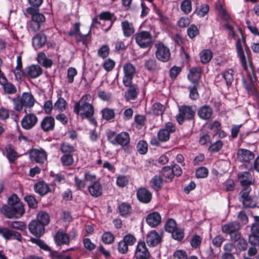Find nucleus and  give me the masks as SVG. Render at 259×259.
Masks as SVG:
<instances>
[{"label":"nucleus","mask_w":259,"mask_h":259,"mask_svg":"<svg viewBox=\"0 0 259 259\" xmlns=\"http://www.w3.org/2000/svg\"><path fill=\"white\" fill-rule=\"evenodd\" d=\"M90 96L85 95L77 102H75L73 111L77 115H79L82 118H90L94 114L93 106L88 102Z\"/></svg>","instance_id":"obj_1"},{"label":"nucleus","mask_w":259,"mask_h":259,"mask_svg":"<svg viewBox=\"0 0 259 259\" xmlns=\"http://www.w3.org/2000/svg\"><path fill=\"white\" fill-rule=\"evenodd\" d=\"M14 104V109L20 111L24 108L26 113L31 112L32 107V95L30 92H24L21 97H18L12 99Z\"/></svg>","instance_id":"obj_2"},{"label":"nucleus","mask_w":259,"mask_h":259,"mask_svg":"<svg viewBox=\"0 0 259 259\" xmlns=\"http://www.w3.org/2000/svg\"><path fill=\"white\" fill-rule=\"evenodd\" d=\"M1 212L8 219H18L24 213V208L22 202H18L14 206H3L1 208Z\"/></svg>","instance_id":"obj_3"},{"label":"nucleus","mask_w":259,"mask_h":259,"mask_svg":"<svg viewBox=\"0 0 259 259\" xmlns=\"http://www.w3.org/2000/svg\"><path fill=\"white\" fill-rule=\"evenodd\" d=\"M50 221V217L46 212H39L37 215V222L33 227V235L39 238L44 234L45 230L44 226L48 225Z\"/></svg>","instance_id":"obj_4"},{"label":"nucleus","mask_w":259,"mask_h":259,"mask_svg":"<svg viewBox=\"0 0 259 259\" xmlns=\"http://www.w3.org/2000/svg\"><path fill=\"white\" fill-rule=\"evenodd\" d=\"M195 106L183 105L179 108V113L176 116V119L179 124H182L184 120L192 119L196 113Z\"/></svg>","instance_id":"obj_5"},{"label":"nucleus","mask_w":259,"mask_h":259,"mask_svg":"<svg viewBox=\"0 0 259 259\" xmlns=\"http://www.w3.org/2000/svg\"><path fill=\"white\" fill-rule=\"evenodd\" d=\"M135 37L137 44L141 48H149L153 42V36L148 31H138L136 33Z\"/></svg>","instance_id":"obj_6"},{"label":"nucleus","mask_w":259,"mask_h":259,"mask_svg":"<svg viewBox=\"0 0 259 259\" xmlns=\"http://www.w3.org/2000/svg\"><path fill=\"white\" fill-rule=\"evenodd\" d=\"M107 138L109 142L115 145H119L125 146L130 142V135L127 132H121L117 135L114 132H109Z\"/></svg>","instance_id":"obj_7"},{"label":"nucleus","mask_w":259,"mask_h":259,"mask_svg":"<svg viewBox=\"0 0 259 259\" xmlns=\"http://www.w3.org/2000/svg\"><path fill=\"white\" fill-rule=\"evenodd\" d=\"M123 83L125 86H129L132 83V80L136 73V67L131 63H126L123 66Z\"/></svg>","instance_id":"obj_8"},{"label":"nucleus","mask_w":259,"mask_h":259,"mask_svg":"<svg viewBox=\"0 0 259 259\" xmlns=\"http://www.w3.org/2000/svg\"><path fill=\"white\" fill-rule=\"evenodd\" d=\"M155 47L156 49L155 52L156 58L163 62L168 61L170 58L169 49L161 42L156 44Z\"/></svg>","instance_id":"obj_9"},{"label":"nucleus","mask_w":259,"mask_h":259,"mask_svg":"<svg viewBox=\"0 0 259 259\" xmlns=\"http://www.w3.org/2000/svg\"><path fill=\"white\" fill-rule=\"evenodd\" d=\"M150 256V253L144 242H139L137 245L135 257L137 259H147Z\"/></svg>","instance_id":"obj_10"},{"label":"nucleus","mask_w":259,"mask_h":259,"mask_svg":"<svg viewBox=\"0 0 259 259\" xmlns=\"http://www.w3.org/2000/svg\"><path fill=\"white\" fill-rule=\"evenodd\" d=\"M237 157L239 161L249 163L254 159V154L248 150L239 149L237 153Z\"/></svg>","instance_id":"obj_11"},{"label":"nucleus","mask_w":259,"mask_h":259,"mask_svg":"<svg viewBox=\"0 0 259 259\" xmlns=\"http://www.w3.org/2000/svg\"><path fill=\"white\" fill-rule=\"evenodd\" d=\"M245 42L244 39L243 38L242 39H239L236 42V48L237 50L238 55L240 59L242 65L245 70H247V65L246 63V58L245 56L243 48L245 47Z\"/></svg>","instance_id":"obj_12"},{"label":"nucleus","mask_w":259,"mask_h":259,"mask_svg":"<svg viewBox=\"0 0 259 259\" xmlns=\"http://www.w3.org/2000/svg\"><path fill=\"white\" fill-rule=\"evenodd\" d=\"M162 241V235L153 230L149 232L146 236V242L148 245L154 246Z\"/></svg>","instance_id":"obj_13"},{"label":"nucleus","mask_w":259,"mask_h":259,"mask_svg":"<svg viewBox=\"0 0 259 259\" xmlns=\"http://www.w3.org/2000/svg\"><path fill=\"white\" fill-rule=\"evenodd\" d=\"M255 223L251 226V234L249 236V242L250 244H254L255 239L259 237V217H253Z\"/></svg>","instance_id":"obj_14"},{"label":"nucleus","mask_w":259,"mask_h":259,"mask_svg":"<svg viewBox=\"0 0 259 259\" xmlns=\"http://www.w3.org/2000/svg\"><path fill=\"white\" fill-rule=\"evenodd\" d=\"M121 27L123 34L125 37H129L135 33V29L133 23L127 20L122 21L121 22Z\"/></svg>","instance_id":"obj_15"},{"label":"nucleus","mask_w":259,"mask_h":259,"mask_svg":"<svg viewBox=\"0 0 259 259\" xmlns=\"http://www.w3.org/2000/svg\"><path fill=\"white\" fill-rule=\"evenodd\" d=\"M161 221V215L157 212H153L149 214L146 218L147 223L151 227H157L160 224Z\"/></svg>","instance_id":"obj_16"},{"label":"nucleus","mask_w":259,"mask_h":259,"mask_svg":"<svg viewBox=\"0 0 259 259\" xmlns=\"http://www.w3.org/2000/svg\"><path fill=\"white\" fill-rule=\"evenodd\" d=\"M240 226L239 223L236 222H230L224 225L222 227V231L225 234L231 235L235 231L239 230Z\"/></svg>","instance_id":"obj_17"},{"label":"nucleus","mask_w":259,"mask_h":259,"mask_svg":"<svg viewBox=\"0 0 259 259\" xmlns=\"http://www.w3.org/2000/svg\"><path fill=\"white\" fill-rule=\"evenodd\" d=\"M138 199L144 203L149 202L152 199L151 192L144 188L139 189L137 192Z\"/></svg>","instance_id":"obj_18"},{"label":"nucleus","mask_w":259,"mask_h":259,"mask_svg":"<svg viewBox=\"0 0 259 259\" xmlns=\"http://www.w3.org/2000/svg\"><path fill=\"white\" fill-rule=\"evenodd\" d=\"M44 15L38 12V9H33V30H38L40 23L45 21Z\"/></svg>","instance_id":"obj_19"},{"label":"nucleus","mask_w":259,"mask_h":259,"mask_svg":"<svg viewBox=\"0 0 259 259\" xmlns=\"http://www.w3.org/2000/svg\"><path fill=\"white\" fill-rule=\"evenodd\" d=\"M47 154L42 149H33V159L37 163H43L47 160Z\"/></svg>","instance_id":"obj_20"},{"label":"nucleus","mask_w":259,"mask_h":259,"mask_svg":"<svg viewBox=\"0 0 259 259\" xmlns=\"http://www.w3.org/2000/svg\"><path fill=\"white\" fill-rule=\"evenodd\" d=\"M54 126L55 119L51 116L46 117L41 122V127L45 132L53 130Z\"/></svg>","instance_id":"obj_21"},{"label":"nucleus","mask_w":259,"mask_h":259,"mask_svg":"<svg viewBox=\"0 0 259 259\" xmlns=\"http://www.w3.org/2000/svg\"><path fill=\"white\" fill-rule=\"evenodd\" d=\"M55 239L57 244L59 245L69 244V237L65 232L58 231L55 236Z\"/></svg>","instance_id":"obj_22"},{"label":"nucleus","mask_w":259,"mask_h":259,"mask_svg":"<svg viewBox=\"0 0 259 259\" xmlns=\"http://www.w3.org/2000/svg\"><path fill=\"white\" fill-rule=\"evenodd\" d=\"M129 89L124 93V97L127 101L135 99L139 93V88L137 85H129Z\"/></svg>","instance_id":"obj_23"},{"label":"nucleus","mask_w":259,"mask_h":259,"mask_svg":"<svg viewBox=\"0 0 259 259\" xmlns=\"http://www.w3.org/2000/svg\"><path fill=\"white\" fill-rule=\"evenodd\" d=\"M47 36L41 33L36 34L33 37V45H35L36 49L43 47L47 42Z\"/></svg>","instance_id":"obj_24"},{"label":"nucleus","mask_w":259,"mask_h":259,"mask_svg":"<svg viewBox=\"0 0 259 259\" xmlns=\"http://www.w3.org/2000/svg\"><path fill=\"white\" fill-rule=\"evenodd\" d=\"M212 114V110L211 108L207 105H204L201 107L198 111L199 116L203 119H209Z\"/></svg>","instance_id":"obj_25"},{"label":"nucleus","mask_w":259,"mask_h":259,"mask_svg":"<svg viewBox=\"0 0 259 259\" xmlns=\"http://www.w3.org/2000/svg\"><path fill=\"white\" fill-rule=\"evenodd\" d=\"M200 77L201 69L199 68L193 67L190 70L188 78L192 82H197Z\"/></svg>","instance_id":"obj_26"},{"label":"nucleus","mask_w":259,"mask_h":259,"mask_svg":"<svg viewBox=\"0 0 259 259\" xmlns=\"http://www.w3.org/2000/svg\"><path fill=\"white\" fill-rule=\"evenodd\" d=\"M91 195L94 197H98L102 194V189L99 182H95L88 187Z\"/></svg>","instance_id":"obj_27"},{"label":"nucleus","mask_w":259,"mask_h":259,"mask_svg":"<svg viewBox=\"0 0 259 259\" xmlns=\"http://www.w3.org/2000/svg\"><path fill=\"white\" fill-rule=\"evenodd\" d=\"M35 191L42 196L46 194L49 191L48 185L44 181H40L34 185Z\"/></svg>","instance_id":"obj_28"},{"label":"nucleus","mask_w":259,"mask_h":259,"mask_svg":"<svg viewBox=\"0 0 259 259\" xmlns=\"http://www.w3.org/2000/svg\"><path fill=\"white\" fill-rule=\"evenodd\" d=\"M238 178L242 186L250 185L252 183V176L249 172L239 173Z\"/></svg>","instance_id":"obj_29"},{"label":"nucleus","mask_w":259,"mask_h":259,"mask_svg":"<svg viewBox=\"0 0 259 259\" xmlns=\"http://www.w3.org/2000/svg\"><path fill=\"white\" fill-rule=\"evenodd\" d=\"M163 180L160 176H155L150 181V187L155 191L160 190L162 186Z\"/></svg>","instance_id":"obj_30"},{"label":"nucleus","mask_w":259,"mask_h":259,"mask_svg":"<svg viewBox=\"0 0 259 259\" xmlns=\"http://www.w3.org/2000/svg\"><path fill=\"white\" fill-rule=\"evenodd\" d=\"M37 60L38 62L46 67H50L53 64L51 60L47 58L45 54L40 52L37 55Z\"/></svg>","instance_id":"obj_31"},{"label":"nucleus","mask_w":259,"mask_h":259,"mask_svg":"<svg viewBox=\"0 0 259 259\" xmlns=\"http://www.w3.org/2000/svg\"><path fill=\"white\" fill-rule=\"evenodd\" d=\"M26 114L21 120V125L24 128L28 130L32 127V114L31 112Z\"/></svg>","instance_id":"obj_32"},{"label":"nucleus","mask_w":259,"mask_h":259,"mask_svg":"<svg viewBox=\"0 0 259 259\" xmlns=\"http://www.w3.org/2000/svg\"><path fill=\"white\" fill-rule=\"evenodd\" d=\"M180 9L186 15L190 14L192 10V2L190 0H183L180 4Z\"/></svg>","instance_id":"obj_33"},{"label":"nucleus","mask_w":259,"mask_h":259,"mask_svg":"<svg viewBox=\"0 0 259 259\" xmlns=\"http://www.w3.org/2000/svg\"><path fill=\"white\" fill-rule=\"evenodd\" d=\"M80 23L76 22L74 24V30H70L68 32V35L69 36H73L75 35H78L79 38L77 39V41H82L86 37L88 34H81L79 32V27H80Z\"/></svg>","instance_id":"obj_34"},{"label":"nucleus","mask_w":259,"mask_h":259,"mask_svg":"<svg viewBox=\"0 0 259 259\" xmlns=\"http://www.w3.org/2000/svg\"><path fill=\"white\" fill-rule=\"evenodd\" d=\"M200 61L203 64L209 62L212 57V54L210 50H203L199 54Z\"/></svg>","instance_id":"obj_35"},{"label":"nucleus","mask_w":259,"mask_h":259,"mask_svg":"<svg viewBox=\"0 0 259 259\" xmlns=\"http://www.w3.org/2000/svg\"><path fill=\"white\" fill-rule=\"evenodd\" d=\"M102 115L103 119L109 120L114 118L115 113L113 109L106 108L102 110Z\"/></svg>","instance_id":"obj_36"},{"label":"nucleus","mask_w":259,"mask_h":259,"mask_svg":"<svg viewBox=\"0 0 259 259\" xmlns=\"http://www.w3.org/2000/svg\"><path fill=\"white\" fill-rule=\"evenodd\" d=\"M119 213L121 215L125 217L131 212V206L126 203H122L119 206Z\"/></svg>","instance_id":"obj_37"},{"label":"nucleus","mask_w":259,"mask_h":259,"mask_svg":"<svg viewBox=\"0 0 259 259\" xmlns=\"http://www.w3.org/2000/svg\"><path fill=\"white\" fill-rule=\"evenodd\" d=\"M242 204L245 207H254L256 206V202L253 200L252 195L242 198Z\"/></svg>","instance_id":"obj_38"},{"label":"nucleus","mask_w":259,"mask_h":259,"mask_svg":"<svg viewBox=\"0 0 259 259\" xmlns=\"http://www.w3.org/2000/svg\"><path fill=\"white\" fill-rule=\"evenodd\" d=\"M165 107L162 104L156 103L153 105L152 111L153 114L156 115H162L164 111Z\"/></svg>","instance_id":"obj_39"},{"label":"nucleus","mask_w":259,"mask_h":259,"mask_svg":"<svg viewBox=\"0 0 259 259\" xmlns=\"http://www.w3.org/2000/svg\"><path fill=\"white\" fill-rule=\"evenodd\" d=\"M145 66L149 71H154L157 68L156 61L154 59H149L145 61Z\"/></svg>","instance_id":"obj_40"},{"label":"nucleus","mask_w":259,"mask_h":259,"mask_svg":"<svg viewBox=\"0 0 259 259\" xmlns=\"http://www.w3.org/2000/svg\"><path fill=\"white\" fill-rule=\"evenodd\" d=\"M115 65V62L111 59L106 60L103 64V67L107 71L109 72L113 70Z\"/></svg>","instance_id":"obj_41"},{"label":"nucleus","mask_w":259,"mask_h":259,"mask_svg":"<svg viewBox=\"0 0 259 259\" xmlns=\"http://www.w3.org/2000/svg\"><path fill=\"white\" fill-rule=\"evenodd\" d=\"M233 72H234L232 70H229L225 71L223 74V76L226 80V84L227 85H231L232 81L233 80Z\"/></svg>","instance_id":"obj_42"},{"label":"nucleus","mask_w":259,"mask_h":259,"mask_svg":"<svg viewBox=\"0 0 259 259\" xmlns=\"http://www.w3.org/2000/svg\"><path fill=\"white\" fill-rule=\"evenodd\" d=\"M102 239L104 243L110 244L114 241V236L111 233L107 232L103 234Z\"/></svg>","instance_id":"obj_43"},{"label":"nucleus","mask_w":259,"mask_h":259,"mask_svg":"<svg viewBox=\"0 0 259 259\" xmlns=\"http://www.w3.org/2000/svg\"><path fill=\"white\" fill-rule=\"evenodd\" d=\"M61 160L63 164L65 166H70L73 163V158L72 156L69 154H64L62 156Z\"/></svg>","instance_id":"obj_44"},{"label":"nucleus","mask_w":259,"mask_h":259,"mask_svg":"<svg viewBox=\"0 0 259 259\" xmlns=\"http://www.w3.org/2000/svg\"><path fill=\"white\" fill-rule=\"evenodd\" d=\"M109 54V48L107 45L101 47L98 51V56L102 58H106Z\"/></svg>","instance_id":"obj_45"},{"label":"nucleus","mask_w":259,"mask_h":259,"mask_svg":"<svg viewBox=\"0 0 259 259\" xmlns=\"http://www.w3.org/2000/svg\"><path fill=\"white\" fill-rule=\"evenodd\" d=\"M66 101L62 98H59L55 103L54 107L59 110L63 111L66 109Z\"/></svg>","instance_id":"obj_46"},{"label":"nucleus","mask_w":259,"mask_h":259,"mask_svg":"<svg viewBox=\"0 0 259 259\" xmlns=\"http://www.w3.org/2000/svg\"><path fill=\"white\" fill-rule=\"evenodd\" d=\"M177 228V224L175 221L173 219H169L165 225V229L166 232L171 233Z\"/></svg>","instance_id":"obj_47"},{"label":"nucleus","mask_w":259,"mask_h":259,"mask_svg":"<svg viewBox=\"0 0 259 259\" xmlns=\"http://www.w3.org/2000/svg\"><path fill=\"white\" fill-rule=\"evenodd\" d=\"M60 149L63 153L69 154L74 151L73 146L66 143L61 144Z\"/></svg>","instance_id":"obj_48"},{"label":"nucleus","mask_w":259,"mask_h":259,"mask_svg":"<svg viewBox=\"0 0 259 259\" xmlns=\"http://www.w3.org/2000/svg\"><path fill=\"white\" fill-rule=\"evenodd\" d=\"M223 145V142L221 140H218L210 145L208 150L211 152H218L222 148Z\"/></svg>","instance_id":"obj_49"},{"label":"nucleus","mask_w":259,"mask_h":259,"mask_svg":"<svg viewBox=\"0 0 259 259\" xmlns=\"http://www.w3.org/2000/svg\"><path fill=\"white\" fill-rule=\"evenodd\" d=\"M157 135L158 139L161 142H165L169 138V133L164 129L160 130Z\"/></svg>","instance_id":"obj_50"},{"label":"nucleus","mask_w":259,"mask_h":259,"mask_svg":"<svg viewBox=\"0 0 259 259\" xmlns=\"http://www.w3.org/2000/svg\"><path fill=\"white\" fill-rule=\"evenodd\" d=\"M137 150L141 154H144L147 152L148 145L147 143L144 141H140L137 146Z\"/></svg>","instance_id":"obj_51"},{"label":"nucleus","mask_w":259,"mask_h":259,"mask_svg":"<svg viewBox=\"0 0 259 259\" xmlns=\"http://www.w3.org/2000/svg\"><path fill=\"white\" fill-rule=\"evenodd\" d=\"M190 98L192 100H196L199 97V94L197 92V88L196 84H194L192 87H189Z\"/></svg>","instance_id":"obj_52"},{"label":"nucleus","mask_w":259,"mask_h":259,"mask_svg":"<svg viewBox=\"0 0 259 259\" xmlns=\"http://www.w3.org/2000/svg\"><path fill=\"white\" fill-rule=\"evenodd\" d=\"M162 173L163 176L165 178L169 179L170 181L174 178V173L170 166H165L162 169Z\"/></svg>","instance_id":"obj_53"},{"label":"nucleus","mask_w":259,"mask_h":259,"mask_svg":"<svg viewBox=\"0 0 259 259\" xmlns=\"http://www.w3.org/2000/svg\"><path fill=\"white\" fill-rule=\"evenodd\" d=\"M171 233L173 238L176 240H181L184 237V232L182 229L176 228Z\"/></svg>","instance_id":"obj_54"},{"label":"nucleus","mask_w":259,"mask_h":259,"mask_svg":"<svg viewBox=\"0 0 259 259\" xmlns=\"http://www.w3.org/2000/svg\"><path fill=\"white\" fill-rule=\"evenodd\" d=\"M208 172V170L206 168L201 167L196 170L195 175L198 178H204L207 177Z\"/></svg>","instance_id":"obj_55"},{"label":"nucleus","mask_w":259,"mask_h":259,"mask_svg":"<svg viewBox=\"0 0 259 259\" xmlns=\"http://www.w3.org/2000/svg\"><path fill=\"white\" fill-rule=\"evenodd\" d=\"M77 74V70L75 68L70 67L67 71V79L69 83H72L74 81V77Z\"/></svg>","instance_id":"obj_56"},{"label":"nucleus","mask_w":259,"mask_h":259,"mask_svg":"<svg viewBox=\"0 0 259 259\" xmlns=\"http://www.w3.org/2000/svg\"><path fill=\"white\" fill-rule=\"evenodd\" d=\"M122 240L128 246L133 245L136 241L134 236L130 234L125 235Z\"/></svg>","instance_id":"obj_57"},{"label":"nucleus","mask_w":259,"mask_h":259,"mask_svg":"<svg viewBox=\"0 0 259 259\" xmlns=\"http://www.w3.org/2000/svg\"><path fill=\"white\" fill-rule=\"evenodd\" d=\"M4 85V89L6 93L9 94H14L16 92V89L14 85L9 82L3 83Z\"/></svg>","instance_id":"obj_58"},{"label":"nucleus","mask_w":259,"mask_h":259,"mask_svg":"<svg viewBox=\"0 0 259 259\" xmlns=\"http://www.w3.org/2000/svg\"><path fill=\"white\" fill-rule=\"evenodd\" d=\"M9 226L14 229L23 230L26 228L24 224L20 221H13L9 223Z\"/></svg>","instance_id":"obj_59"},{"label":"nucleus","mask_w":259,"mask_h":259,"mask_svg":"<svg viewBox=\"0 0 259 259\" xmlns=\"http://www.w3.org/2000/svg\"><path fill=\"white\" fill-rule=\"evenodd\" d=\"M209 8L208 5L203 4L201 6L200 8L197 10V15L200 17H204L209 11Z\"/></svg>","instance_id":"obj_60"},{"label":"nucleus","mask_w":259,"mask_h":259,"mask_svg":"<svg viewBox=\"0 0 259 259\" xmlns=\"http://www.w3.org/2000/svg\"><path fill=\"white\" fill-rule=\"evenodd\" d=\"M198 33L199 30L197 27L194 25H191L189 28H188V35L191 38H193L195 36H196L198 34Z\"/></svg>","instance_id":"obj_61"},{"label":"nucleus","mask_w":259,"mask_h":259,"mask_svg":"<svg viewBox=\"0 0 259 259\" xmlns=\"http://www.w3.org/2000/svg\"><path fill=\"white\" fill-rule=\"evenodd\" d=\"M174 259H187V254L184 250H178L174 253Z\"/></svg>","instance_id":"obj_62"},{"label":"nucleus","mask_w":259,"mask_h":259,"mask_svg":"<svg viewBox=\"0 0 259 259\" xmlns=\"http://www.w3.org/2000/svg\"><path fill=\"white\" fill-rule=\"evenodd\" d=\"M11 230L8 228L0 227V235L7 240L11 239Z\"/></svg>","instance_id":"obj_63"},{"label":"nucleus","mask_w":259,"mask_h":259,"mask_svg":"<svg viewBox=\"0 0 259 259\" xmlns=\"http://www.w3.org/2000/svg\"><path fill=\"white\" fill-rule=\"evenodd\" d=\"M238 243L236 245L237 247L240 250H245L247 247V243L246 241L242 237L237 241Z\"/></svg>","instance_id":"obj_64"}]
</instances>
